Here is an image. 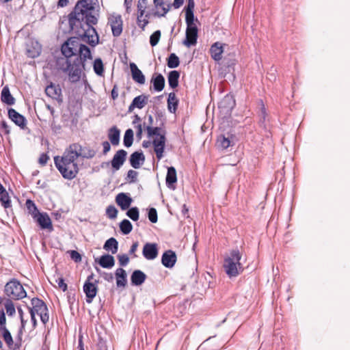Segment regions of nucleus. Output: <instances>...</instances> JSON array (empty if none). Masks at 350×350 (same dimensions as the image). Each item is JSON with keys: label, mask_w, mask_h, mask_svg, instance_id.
Returning a JSON list of instances; mask_svg holds the SVG:
<instances>
[{"label": "nucleus", "mask_w": 350, "mask_h": 350, "mask_svg": "<svg viewBox=\"0 0 350 350\" xmlns=\"http://www.w3.org/2000/svg\"><path fill=\"white\" fill-rule=\"evenodd\" d=\"M36 221L42 229L53 230V226L51 218L46 213H39L37 215Z\"/></svg>", "instance_id": "obj_18"}, {"label": "nucleus", "mask_w": 350, "mask_h": 350, "mask_svg": "<svg viewBox=\"0 0 350 350\" xmlns=\"http://www.w3.org/2000/svg\"><path fill=\"white\" fill-rule=\"evenodd\" d=\"M0 332L2 334L5 342H9L13 339L10 331L8 329L1 331Z\"/></svg>", "instance_id": "obj_55"}, {"label": "nucleus", "mask_w": 350, "mask_h": 350, "mask_svg": "<svg viewBox=\"0 0 350 350\" xmlns=\"http://www.w3.org/2000/svg\"><path fill=\"white\" fill-rule=\"evenodd\" d=\"M143 8L144 6H141V4L138 5V10L140 12V14L137 16V24L139 27H140L142 29H144V27L148 23V21L146 19L142 18L144 13Z\"/></svg>", "instance_id": "obj_45"}, {"label": "nucleus", "mask_w": 350, "mask_h": 350, "mask_svg": "<svg viewBox=\"0 0 350 350\" xmlns=\"http://www.w3.org/2000/svg\"><path fill=\"white\" fill-rule=\"evenodd\" d=\"M68 4V0H59L57 2V6L64 8Z\"/></svg>", "instance_id": "obj_64"}, {"label": "nucleus", "mask_w": 350, "mask_h": 350, "mask_svg": "<svg viewBox=\"0 0 350 350\" xmlns=\"http://www.w3.org/2000/svg\"><path fill=\"white\" fill-rule=\"evenodd\" d=\"M10 350H23L22 349L21 336H18V339L14 342L13 339L5 342Z\"/></svg>", "instance_id": "obj_41"}, {"label": "nucleus", "mask_w": 350, "mask_h": 350, "mask_svg": "<svg viewBox=\"0 0 350 350\" xmlns=\"http://www.w3.org/2000/svg\"><path fill=\"white\" fill-rule=\"evenodd\" d=\"M126 215L133 221H137L139 219V210L137 207H132L126 212Z\"/></svg>", "instance_id": "obj_48"}, {"label": "nucleus", "mask_w": 350, "mask_h": 350, "mask_svg": "<svg viewBox=\"0 0 350 350\" xmlns=\"http://www.w3.org/2000/svg\"><path fill=\"white\" fill-rule=\"evenodd\" d=\"M70 146H78L79 151V157H82L85 159H92L96 155V151L90 148H83L81 145L78 143H74L70 145Z\"/></svg>", "instance_id": "obj_22"}, {"label": "nucleus", "mask_w": 350, "mask_h": 350, "mask_svg": "<svg viewBox=\"0 0 350 350\" xmlns=\"http://www.w3.org/2000/svg\"><path fill=\"white\" fill-rule=\"evenodd\" d=\"M118 258L120 265L122 267L126 266L129 262V258L126 254H119Z\"/></svg>", "instance_id": "obj_53"}, {"label": "nucleus", "mask_w": 350, "mask_h": 350, "mask_svg": "<svg viewBox=\"0 0 350 350\" xmlns=\"http://www.w3.org/2000/svg\"><path fill=\"white\" fill-rule=\"evenodd\" d=\"M25 205L29 213L31 214L33 218H36L39 212L35 203L31 200H27Z\"/></svg>", "instance_id": "obj_43"}, {"label": "nucleus", "mask_w": 350, "mask_h": 350, "mask_svg": "<svg viewBox=\"0 0 350 350\" xmlns=\"http://www.w3.org/2000/svg\"><path fill=\"white\" fill-rule=\"evenodd\" d=\"M139 243L137 241L133 243V245L131 247V249L129 250V254L133 255L134 257H136V255L135 254V252L137 251Z\"/></svg>", "instance_id": "obj_60"}, {"label": "nucleus", "mask_w": 350, "mask_h": 350, "mask_svg": "<svg viewBox=\"0 0 350 350\" xmlns=\"http://www.w3.org/2000/svg\"><path fill=\"white\" fill-rule=\"evenodd\" d=\"M70 254V256L72 260H73L76 262H79L81 260V256L80 254L75 250H70L68 252Z\"/></svg>", "instance_id": "obj_54"}, {"label": "nucleus", "mask_w": 350, "mask_h": 350, "mask_svg": "<svg viewBox=\"0 0 350 350\" xmlns=\"http://www.w3.org/2000/svg\"><path fill=\"white\" fill-rule=\"evenodd\" d=\"M56 282L57 283L59 288L62 289L63 291H66L67 290V284L64 282L63 278H59L57 279Z\"/></svg>", "instance_id": "obj_56"}, {"label": "nucleus", "mask_w": 350, "mask_h": 350, "mask_svg": "<svg viewBox=\"0 0 350 350\" xmlns=\"http://www.w3.org/2000/svg\"><path fill=\"white\" fill-rule=\"evenodd\" d=\"M98 0H80L76 4L74 11L75 14L78 17H83V12H93L98 5Z\"/></svg>", "instance_id": "obj_9"}, {"label": "nucleus", "mask_w": 350, "mask_h": 350, "mask_svg": "<svg viewBox=\"0 0 350 350\" xmlns=\"http://www.w3.org/2000/svg\"><path fill=\"white\" fill-rule=\"evenodd\" d=\"M78 146H68L62 156L54 157V163L64 178L72 180L79 172L77 159L79 158Z\"/></svg>", "instance_id": "obj_2"}, {"label": "nucleus", "mask_w": 350, "mask_h": 350, "mask_svg": "<svg viewBox=\"0 0 350 350\" xmlns=\"http://www.w3.org/2000/svg\"><path fill=\"white\" fill-rule=\"evenodd\" d=\"M126 151L122 149L116 152L111 161V165L113 171H118L120 169L126 161Z\"/></svg>", "instance_id": "obj_12"}, {"label": "nucleus", "mask_w": 350, "mask_h": 350, "mask_svg": "<svg viewBox=\"0 0 350 350\" xmlns=\"http://www.w3.org/2000/svg\"><path fill=\"white\" fill-rule=\"evenodd\" d=\"M180 64L178 57L175 53H171L167 59V66L170 68H177Z\"/></svg>", "instance_id": "obj_42"}, {"label": "nucleus", "mask_w": 350, "mask_h": 350, "mask_svg": "<svg viewBox=\"0 0 350 350\" xmlns=\"http://www.w3.org/2000/svg\"><path fill=\"white\" fill-rule=\"evenodd\" d=\"M31 303L32 307L29 308V312H33V314L39 315L41 321L45 325L49 319L46 305L42 299L37 297L33 298Z\"/></svg>", "instance_id": "obj_7"}, {"label": "nucleus", "mask_w": 350, "mask_h": 350, "mask_svg": "<svg viewBox=\"0 0 350 350\" xmlns=\"http://www.w3.org/2000/svg\"><path fill=\"white\" fill-rule=\"evenodd\" d=\"M40 51L41 46L38 44V43L36 42V46L33 49H31L29 47L27 48L26 53L29 57L35 58L40 55Z\"/></svg>", "instance_id": "obj_44"}, {"label": "nucleus", "mask_w": 350, "mask_h": 350, "mask_svg": "<svg viewBox=\"0 0 350 350\" xmlns=\"http://www.w3.org/2000/svg\"><path fill=\"white\" fill-rule=\"evenodd\" d=\"M61 51L65 57L57 60L58 68L68 75L71 83L78 82L87 62L92 59L90 49L82 44L79 38L72 37L62 44Z\"/></svg>", "instance_id": "obj_1"}, {"label": "nucleus", "mask_w": 350, "mask_h": 350, "mask_svg": "<svg viewBox=\"0 0 350 350\" xmlns=\"http://www.w3.org/2000/svg\"><path fill=\"white\" fill-rule=\"evenodd\" d=\"M176 260V254L175 252L171 250L165 251L161 256V263L166 268L172 269L174 267Z\"/></svg>", "instance_id": "obj_14"}, {"label": "nucleus", "mask_w": 350, "mask_h": 350, "mask_svg": "<svg viewBox=\"0 0 350 350\" xmlns=\"http://www.w3.org/2000/svg\"><path fill=\"white\" fill-rule=\"evenodd\" d=\"M184 1L185 0H174L173 3H172V6L175 9H178V8H179L183 4Z\"/></svg>", "instance_id": "obj_62"}, {"label": "nucleus", "mask_w": 350, "mask_h": 350, "mask_svg": "<svg viewBox=\"0 0 350 350\" xmlns=\"http://www.w3.org/2000/svg\"><path fill=\"white\" fill-rule=\"evenodd\" d=\"M133 142V131L132 129H129L125 131L124 135V145L129 148L132 146Z\"/></svg>", "instance_id": "obj_37"}, {"label": "nucleus", "mask_w": 350, "mask_h": 350, "mask_svg": "<svg viewBox=\"0 0 350 350\" xmlns=\"http://www.w3.org/2000/svg\"><path fill=\"white\" fill-rule=\"evenodd\" d=\"M5 295L7 299L19 300L27 296V293L23 285L16 279H12L6 283L4 288Z\"/></svg>", "instance_id": "obj_5"}, {"label": "nucleus", "mask_w": 350, "mask_h": 350, "mask_svg": "<svg viewBox=\"0 0 350 350\" xmlns=\"http://www.w3.org/2000/svg\"><path fill=\"white\" fill-rule=\"evenodd\" d=\"M116 202L121 209L125 211L129 208L132 199L124 193H120L116 197Z\"/></svg>", "instance_id": "obj_20"}, {"label": "nucleus", "mask_w": 350, "mask_h": 350, "mask_svg": "<svg viewBox=\"0 0 350 350\" xmlns=\"http://www.w3.org/2000/svg\"><path fill=\"white\" fill-rule=\"evenodd\" d=\"M104 250L111 251L113 254L118 252V243L115 238H110L106 241L103 246Z\"/></svg>", "instance_id": "obj_34"}, {"label": "nucleus", "mask_w": 350, "mask_h": 350, "mask_svg": "<svg viewBox=\"0 0 350 350\" xmlns=\"http://www.w3.org/2000/svg\"><path fill=\"white\" fill-rule=\"evenodd\" d=\"M210 52L212 58L215 61H219L222 57L223 46L219 42H216L211 46Z\"/></svg>", "instance_id": "obj_29"}, {"label": "nucleus", "mask_w": 350, "mask_h": 350, "mask_svg": "<svg viewBox=\"0 0 350 350\" xmlns=\"http://www.w3.org/2000/svg\"><path fill=\"white\" fill-rule=\"evenodd\" d=\"M177 181L176 171L174 167H170L167 169L166 176V185L169 188H173V185Z\"/></svg>", "instance_id": "obj_31"}, {"label": "nucleus", "mask_w": 350, "mask_h": 350, "mask_svg": "<svg viewBox=\"0 0 350 350\" xmlns=\"http://www.w3.org/2000/svg\"><path fill=\"white\" fill-rule=\"evenodd\" d=\"M83 291L86 295V301L90 304L96 295L97 286L93 282H85L83 285Z\"/></svg>", "instance_id": "obj_17"}, {"label": "nucleus", "mask_w": 350, "mask_h": 350, "mask_svg": "<svg viewBox=\"0 0 350 350\" xmlns=\"http://www.w3.org/2000/svg\"><path fill=\"white\" fill-rule=\"evenodd\" d=\"M153 87L155 91L161 92L165 86V79L161 74H159L154 78L152 79Z\"/></svg>", "instance_id": "obj_33"}, {"label": "nucleus", "mask_w": 350, "mask_h": 350, "mask_svg": "<svg viewBox=\"0 0 350 350\" xmlns=\"http://www.w3.org/2000/svg\"><path fill=\"white\" fill-rule=\"evenodd\" d=\"M158 247L157 243H146L143 247L144 257L149 260L155 259L158 256Z\"/></svg>", "instance_id": "obj_13"}, {"label": "nucleus", "mask_w": 350, "mask_h": 350, "mask_svg": "<svg viewBox=\"0 0 350 350\" xmlns=\"http://www.w3.org/2000/svg\"><path fill=\"white\" fill-rule=\"evenodd\" d=\"M106 214L109 218L115 219L117 217L118 210L113 205L108 206L106 209Z\"/></svg>", "instance_id": "obj_50"}, {"label": "nucleus", "mask_w": 350, "mask_h": 350, "mask_svg": "<svg viewBox=\"0 0 350 350\" xmlns=\"http://www.w3.org/2000/svg\"><path fill=\"white\" fill-rule=\"evenodd\" d=\"M49 159V157L46 154H42L39 157V163L42 165H45Z\"/></svg>", "instance_id": "obj_57"}, {"label": "nucleus", "mask_w": 350, "mask_h": 350, "mask_svg": "<svg viewBox=\"0 0 350 350\" xmlns=\"http://www.w3.org/2000/svg\"><path fill=\"white\" fill-rule=\"evenodd\" d=\"M0 132L4 135H9L10 133V126L4 120L1 121L0 123Z\"/></svg>", "instance_id": "obj_52"}, {"label": "nucleus", "mask_w": 350, "mask_h": 350, "mask_svg": "<svg viewBox=\"0 0 350 350\" xmlns=\"http://www.w3.org/2000/svg\"><path fill=\"white\" fill-rule=\"evenodd\" d=\"M9 118L21 129H25L27 124L25 118L17 112L15 109L10 108L8 111Z\"/></svg>", "instance_id": "obj_15"}, {"label": "nucleus", "mask_w": 350, "mask_h": 350, "mask_svg": "<svg viewBox=\"0 0 350 350\" xmlns=\"http://www.w3.org/2000/svg\"><path fill=\"white\" fill-rule=\"evenodd\" d=\"M194 8H195L194 0H188L187 5L185 8V21H195L194 14H193Z\"/></svg>", "instance_id": "obj_35"}, {"label": "nucleus", "mask_w": 350, "mask_h": 350, "mask_svg": "<svg viewBox=\"0 0 350 350\" xmlns=\"http://www.w3.org/2000/svg\"><path fill=\"white\" fill-rule=\"evenodd\" d=\"M120 228L124 234H128L132 231L133 226L130 221L125 219L120 222Z\"/></svg>", "instance_id": "obj_38"}, {"label": "nucleus", "mask_w": 350, "mask_h": 350, "mask_svg": "<svg viewBox=\"0 0 350 350\" xmlns=\"http://www.w3.org/2000/svg\"><path fill=\"white\" fill-rule=\"evenodd\" d=\"M146 131L148 137L155 136V138L152 141L154 151L157 159H161L163 157V152L165 146L166 139L165 133L161 132V128L152 127L150 125L146 126Z\"/></svg>", "instance_id": "obj_4"}, {"label": "nucleus", "mask_w": 350, "mask_h": 350, "mask_svg": "<svg viewBox=\"0 0 350 350\" xmlns=\"http://www.w3.org/2000/svg\"><path fill=\"white\" fill-rule=\"evenodd\" d=\"M0 202L5 208L11 207V200L7 191L0 194Z\"/></svg>", "instance_id": "obj_47"}, {"label": "nucleus", "mask_w": 350, "mask_h": 350, "mask_svg": "<svg viewBox=\"0 0 350 350\" xmlns=\"http://www.w3.org/2000/svg\"><path fill=\"white\" fill-rule=\"evenodd\" d=\"M83 17H78L75 12H71L69 14L68 23L72 30L75 29V27L81 26L82 23L84 22L86 27H91L97 23V18L92 14V12H83Z\"/></svg>", "instance_id": "obj_6"}, {"label": "nucleus", "mask_w": 350, "mask_h": 350, "mask_svg": "<svg viewBox=\"0 0 350 350\" xmlns=\"http://www.w3.org/2000/svg\"><path fill=\"white\" fill-rule=\"evenodd\" d=\"M94 70L95 73L99 76L103 75L104 72L103 64L101 59H96L93 64Z\"/></svg>", "instance_id": "obj_46"}, {"label": "nucleus", "mask_w": 350, "mask_h": 350, "mask_svg": "<svg viewBox=\"0 0 350 350\" xmlns=\"http://www.w3.org/2000/svg\"><path fill=\"white\" fill-rule=\"evenodd\" d=\"M130 68L132 75L133 79L139 84H144L145 83V77L142 72L138 68L134 63L130 64Z\"/></svg>", "instance_id": "obj_23"}, {"label": "nucleus", "mask_w": 350, "mask_h": 350, "mask_svg": "<svg viewBox=\"0 0 350 350\" xmlns=\"http://www.w3.org/2000/svg\"><path fill=\"white\" fill-rule=\"evenodd\" d=\"M146 279V275L140 270H135L131 276V280L133 285L139 286L142 284Z\"/></svg>", "instance_id": "obj_25"}, {"label": "nucleus", "mask_w": 350, "mask_h": 350, "mask_svg": "<svg viewBox=\"0 0 350 350\" xmlns=\"http://www.w3.org/2000/svg\"><path fill=\"white\" fill-rule=\"evenodd\" d=\"M161 38V31H155L150 37V44L152 46H156Z\"/></svg>", "instance_id": "obj_49"}, {"label": "nucleus", "mask_w": 350, "mask_h": 350, "mask_svg": "<svg viewBox=\"0 0 350 350\" xmlns=\"http://www.w3.org/2000/svg\"><path fill=\"white\" fill-rule=\"evenodd\" d=\"M118 96V88L117 85H114L112 90H111V98L113 100H116Z\"/></svg>", "instance_id": "obj_63"}, {"label": "nucleus", "mask_w": 350, "mask_h": 350, "mask_svg": "<svg viewBox=\"0 0 350 350\" xmlns=\"http://www.w3.org/2000/svg\"><path fill=\"white\" fill-rule=\"evenodd\" d=\"M137 176V172L135 170H130L128 171L127 177L131 178L133 182L135 181Z\"/></svg>", "instance_id": "obj_58"}, {"label": "nucleus", "mask_w": 350, "mask_h": 350, "mask_svg": "<svg viewBox=\"0 0 350 350\" xmlns=\"http://www.w3.org/2000/svg\"><path fill=\"white\" fill-rule=\"evenodd\" d=\"M120 131L116 126L111 127L108 131V138L113 146H118L120 143Z\"/></svg>", "instance_id": "obj_27"}, {"label": "nucleus", "mask_w": 350, "mask_h": 350, "mask_svg": "<svg viewBox=\"0 0 350 350\" xmlns=\"http://www.w3.org/2000/svg\"><path fill=\"white\" fill-rule=\"evenodd\" d=\"M97 350H107V345L104 341H99L97 344Z\"/></svg>", "instance_id": "obj_61"}, {"label": "nucleus", "mask_w": 350, "mask_h": 350, "mask_svg": "<svg viewBox=\"0 0 350 350\" xmlns=\"http://www.w3.org/2000/svg\"><path fill=\"white\" fill-rule=\"evenodd\" d=\"M148 219L152 223L157 221V212L154 208H150L148 211Z\"/></svg>", "instance_id": "obj_51"}, {"label": "nucleus", "mask_w": 350, "mask_h": 350, "mask_svg": "<svg viewBox=\"0 0 350 350\" xmlns=\"http://www.w3.org/2000/svg\"><path fill=\"white\" fill-rule=\"evenodd\" d=\"M144 161L145 157L142 152H134L131 154L129 159L131 165L135 169L139 168Z\"/></svg>", "instance_id": "obj_19"}, {"label": "nucleus", "mask_w": 350, "mask_h": 350, "mask_svg": "<svg viewBox=\"0 0 350 350\" xmlns=\"http://www.w3.org/2000/svg\"><path fill=\"white\" fill-rule=\"evenodd\" d=\"M102 145H103V154H106L111 150L110 144H109V142L105 141V142H103Z\"/></svg>", "instance_id": "obj_59"}, {"label": "nucleus", "mask_w": 350, "mask_h": 350, "mask_svg": "<svg viewBox=\"0 0 350 350\" xmlns=\"http://www.w3.org/2000/svg\"><path fill=\"white\" fill-rule=\"evenodd\" d=\"M217 146L219 148L224 150L231 146V142L228 137L219 136L217 141Z\"/></svg>", "instance_id": "obj_39"}, {"label": "nucleus", "mask_w": 350, "mask_h": 350, "mask_svg": "<svg viewBox=\"0 0 350 350\" xmlns=\"http://www.w3.org/2000/svg\"><path fill=\"white\" fill-rule=\"evenodd\" d=\"M187 24L186 38L183 41V44L187 47L193 46L197 42L198 28L194 21H185Z\"/></svg>", "instance_id": "obj_8"}, {"label": "nucleus", "mask_w": 350, "mask_h": 350, "mask_svg": "<svg viewBox=\"0 0 350 350\" xmlns=\"http://www.w3.org/2000/svg\"><path fill=\"white\" fill-rule=\"evenodd\" d=\"M148 102V96L141 94L138 96H136L133 100L132 103L129 107L128 112L131 113L135 108H138L139 109L144 108Z\"/></svg>", "instance_id": "obj_16"}, {"label": "nucleus", "mask_w": 350, "mask_h": 350, "mask_svg": "<svg viewBox=\"0 0 350 350\" xmlns=\"http://www.w3.org/2000/svg\"><path fill=\"white\" fill-rule=\"evenodd\" d=\"M1 100L8 105H13L15 103V98L11 94L8 85L3 87L1 94Z\"/></svg>", "instance_id": "obj_26"}, {"label": "nucleus", "mask_w": 350, "mask_h": 350, "mask_svg": "<svg viewBox=\"0 0 350 350\" xmlns=\"http://www.w3.org/2000/svg\"><path fill=\"white\" fill-rule=\"evenodd\" d=\"M82 38L83 41L87 42L92 46H95L99 40L98 33L92 26H88L86 27V29H84Z\"/></svg>", "instance_id": "obj_11"}, {"label": "nucleus", "mask_w": 350, "mask_h": 350, "mask_svg": "<svg viewBox=\"0 0 350 350\" xmlns=\"http://www.w3.org/2000/svg\"><path fill=\"white\" fill-rule=\"evenodd\" d=\"M45 93L51 98L58 100L61 96V89L51 83L46 88Z\"/></svg>", "instance_id": "obj_30"}, {"label": "nucleus", "mask_w": 350, "mask_h": 350, "mask_svg": "<svg viewBox=\"0 0 350 350\" xmlns=\"http://www.w3.org/2000/svg\"><path fill=\"white\" fill-rule=\"evenodd\" d=\"M178 104V100L174 92L169 94L167 98V108L171 113H175Z\"/></svg>", "instance_id": "obj_32"}, {"label": "nucleus", "mask_w": 350, "mask_h": 350, "mask_svg": "<svg viewBox=\"0 0 350 350\" xmlns=\"http://www.w3.org/2000/svg\"><path fill=\"white\" fill-rule=\"evenodd\" d=\"M4 307L8 316H13L16 312L14 304L12 299H5Z\"/></svg>", "instance_id": "obj_40"}, {"label": "nucleus", "mask_w": 350, "mask_h": 350, "mask_svg": "<svg viewBox=\"0 0 350 350\" xmlns=\"http://www.w3.org/2000/svg\"><path fill=\"white\" fill-rule=\"evenodd\" d=\"M109 24L111 26L114 36H119L122 32V20L119 14H112L109 18Z\"/></svg>", "instance_id": "obj_10"}, {"label": "nucleus", "mask_w": 350, "mask_h": 350, "mask_svg": "<svg viewBox=\"0 0 350 350\" xmlns=\"http://www.w3.org/2000/svg\"><path fill=\"white\" fill-rule=\"evenodd\" d=\"M242 254L238 249L232 250L224 261V269L230 278L237 277L243 271Z\"/></svg>", "instance_id": "obj_3"}, {"label": "nucleus", "mask_w": 350, "mask_h": 350, "mask_svg": "<svg viewBox=\"0 0 350 350\" xmlns=\"http://www.w3.org/2000/svg\"><path fill=\"white\" fill-rule=\"evenodd\" d=\"M179 77L180 73L177 70H172L169 72L167 80L169 85L172 88H175L178 86Z\"/></svg>", "instance_id": "obj_36"}, {"label": "nucleus", "mask_w": 350, "mask_h": 350, "mask_svg": "<svg viewBox=\"0 0 350 350\" xmlns=\"http://www.w3.org/2000/svg\"><path fill=\"white\" fill-rule=\"evenodd\" d=\"M116 284L118 287H124L126 285V273L122 268H118L116 271Z\"/></svg>", "instance_id": "obj_28"}, {"label": "nucleus", "mask_w": 350, "mask_h": 350, "mask_svg": "<svg viewBox=\"0 0 350 350\" xmlns=\"http://www.w3.org/2000/svg\"><path fill=\"white\" fill-rule=\"evenodd\" d=\"M154 5L157 9L155 14L159 16H164L170 10L171 5H165L163 0H153Z\"/></svg>", "instance_id": "obj_24"}, {"label": "nucleus", "mask_w": 350, "mask_h": 350, "mask_svg": "<svg viewBox=\"0 0 350 350\" xmlns=\"http://www.w3.org/2000/svg\"><path fill=\"white\" fill-rule=\"evenodd\" d=\"M95 262H98L103 268L110 269L115 265V259L113 256L105 254L99 258L95 259Z\"/></svg>", "instance_id": "obj_21"}]
</instances>
